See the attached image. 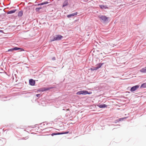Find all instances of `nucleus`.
Masks as SVG:
<instances>
[{
    "label": "nucleus",
    "instance_id": "15",
    "mask_svg": "<svg viewBox=\"0 0 146 146\" xmlns=\"http://www.w3.org/2000/svg\"><path fill=\"white\" fill-rule=\"evenodd\" d=\"M23 15V11H19V12L18 14V16L19 17H21Z\"/></svg>",
    "mask_w": 146,
    "mask_h": 146
},
{
    "label": "nucleus",
    "instance_id": "23",
    "mask_svg": "<svg viewBox=\"0 0 146 146\" xmlns=\"http://www.w3.org/2000/svg\"><path fill=\"white\" fill-rule=\"evenodd\" d=\"M40 95V94H37L36 95V96L37 97H38Z\"/></svg>",
    "mask_w": 146,
    "mask_h": 146
},
{
    "label": "nucleus",
    "instance_id": "10",
    "mask_svg": "<svg viewBox=\"0 0 146 146\" xmlns=\"http://www.w3.org/2000/svg\"><path fill=\"white\" fill-rule=\"evenodd\" d=\"M100 7L102 9H108V7L106 5H100Z\"/></svg>",
    "mask_w": 146,
    "mask_h": 146
},
{
    "label": "nucleus",
    "instance_id": "20",
    "mask_svg": "<svg viewBox=\"0 0 146 146\" xmlns=\"http://www.w3.org/2000/svg\"><path fill=\"white\" fill-rule=\"evenodd\" d=\"M42 9V7H41L36 8V9L35 10L36 12H39V11L40 10V9Z\"/></svg>",
    "mask_w": 146,
    "mask_h": 146
},
{
    "label": "nucleus",
    "instance_id": "16",
    "mask_svg": "<svg viewBox=\"0 0 146 146\" xmlns=\"http://www.w3.org/2000/svg\"><path fill=\"white\" fill-rule=\"evenodd\" d=\"M141 88H146V83H144L142 84L141 87Z\"/></svg>",
    "mask_w": 146,
    "mask_h": 146
},
{
    "label": "nucleus",
    "instance_id": "12",
    "mask_svg": "<svg viewBox=\"0 0 146 146\" xmlns=\"http://www.w3.org/2000/svg\"><path fill=\"white\" fill-rule=\"evenodd\" d=\"M48 3V2H47V1H45V2H43V3H40L38 4H37V5L39 6V5H43L47 4Z\"/></svg>",
    "mask_w": 146,
    "mask_h": 146
},
{
    "label": "nucleus",
    "instance_id": "21",
    "mask_svg": "<svg viewBox=\"0 0 146 146\" xmlns=\"http://www.w3.org/2000/svg\"><path fill=\"white\" fill-rule=\"evenodd\" d=\"M94 54H97V55H98L100 54V53L98 51H94Z\"/></svg>",
    "mask_w": 146,
    "mask_h": 146
},
{
    "label": "nucleus",
    "instance_id": "5",
    "mask_svg": "<svg viewBox=\"0 0 146 146\" xmlns=\"http://www.w3.org/2000/svg\"><path fill=\"white\" fill-rule=\"evenodd\" d=\"M53 87H51L47 88H42L40 89L39 91L41 92H44L51 89L53 88Z\"/></svg>",
    "mask_w": 146,
    "mask_h": 146
},
{
    "label": "nucleus",
    "instance_id": "4",
    "mask_svg": "<svg viewBox=\"0 0 146 146\" xmlns=\"http://www.w3.org/2000/svg\"><path fill=\"white\" fill-rule=\"evenodd\" d=\"M139 88V86L138 85H136L132 87L130 89V91L132 92L134 91Z\"/></svg>",
    "mask_w": 146,
    "mask_h": 146
},
{
    "label": "nucleus",
    "instance_id": "18",
    "mask_svg": "<svg viewBox=\"0 0 146 146\" xmlns=\"http://www.w3.org/2000/svg\"><path fill=\"white\" fill-rule=\"evenodd\" d=\"M63 133H53L51 134V135L52 136H53L54 135H60V134H62Z\"/></svg>",
    "mask_w": 146,
    "mask_h": 146
},
{
    "label": "nucleus",
    "instance_id": "14",
    "mask_svg": "<svg viewBox=\"0 0 146 146\" xmlns=\"http://www.w3.org/2000/svg\"><path fill=\"white\" fill-rule=\"evenodd\" d=\"M16 11V10H14L9 11L7 13L8 14H11L15 13Z\"/></svg>",
    "mask_w": 146,
    "mask_h": 146
},
{
    "label": "nucleus",
    "instance_id": "26",
    "mask_svg": "<svg viewBox=\"0 0 146 146\" xmlns=\"http://www.w3.org/2000/svg\"><path fill=\"white\" fill-rule=\"evenodd\" d=\"M2 31H2V30H0V32H2Z\"/></svg>",
    "mask_w": 146,
    "mask_h": 146
},
{
    "label": "nucleus",
    "instance_id": "19",
    "mask_svg": "<svg viewBox=\"0 0 146 146\" xmlns=\"http://www.w3.org/2000/svg\"><path fill=\"white\" fill-rule=\"evenodd\" d=\"M90 69L91 70L94 71L97 70V69L96 67H92L90 68Z\"/></svg>",
    "mask_w": 146,
    "mask_h": 146
},
{
    "label": "nucleus",
    "instance_id": "17",
    "mask_svg": "<svg viewBox=\"0 0 146 146\" xmlns=\"http://www.w3.org/2000/svg\"><path fill=\"white\" fill-rule=\"evenodd\" d=\"M21 49V48H17V47H15V48H13L10 49V50H11L10 51H11L12 50H18L19 49Z\"/></svg>",
    "mask_w": 146,
    "mask_h": 146
},
{
    "label": "nucleus",
    "instance_id": "11",
    "mask_svg": "<svg viewBox=\"0 0 146 146\" xmlns=\"http://www.w3.org/2000/svg\"><path fill=\"white\" fill-rule=\"evenodd\" d=\"M103 63H99V64H97L96 65V67L97 68V69H99L101 67V66H102V65H103Z\"/></svg>",
    "mask_w": 146,
    "mask_h": 146
},
{
    "label": "nucleus",
    "instance_id": "1",
    "mask_svg": "<svg viewBox=\"0 0 146 146\" xmlns=\"http://www.w3.org/2000/svg\"><path fill=\"white\" fill-rule=\"evenodd\" d=\"M98 17L104 23L106 22L108 20L109 17H107L104 15H101L98 16Z\"/></svg>",
    "mask_w": 146,
    "mask_h": 146
},
{
    "label": "nucleus",
    "instance_id": "3",
    "mask_svg": "<svg viewBox=\"0 0 146 146\" xmlns=\"http://www.w3.org/2000/svg\"><path fill=\"white\" fill-rule=\"evenodd\" d=\"M88 92L87 91L84 90V91H81L79 92H78L76 93V94L77 95H81V94H84V95H86L88 94Z\"/></svg>",
    "mask_w": 146,
    "mask_h": 146
},
{
    "label": "nucleus",
    "instance_id": "7",
    "mask_svg": "<svg viewBox=\"0 0 146 146\" xmlns=\"http://www.w3.org/2000/svg\"><path fill=\"white\" fill-rule=\"evenodd\" d=\"M140 71L141 73H146V66L141 69Z\"/></svg>",
    "mask_w": 146,
    "mask_h": 146
},
{
    "label": "nucleus",
    "instance_id": "22",
    "mask_svg": "<svg viewBox=\"0 0 146 146\" xmlns=\"http://www.w3.org/2000/svg\"><path fill=\"white\" fill-rule=\"evenodd\" d=\"M69 133V131H67V132H64V133H63V134H67V133Z\"/></svg>",
    "mask_w": 146,
    "mask_h": 146
},
{
    "label": "nucleus",
    "instance_id": "6",
    "mask_svg": "<svg viewBox=\"0 0 146 146\" xmlns=\"http://www.w3.org/2000/svg\"><path fill=\"white\" fill-rule=\"evenodd\" d=\"M30 84L32 86H34L35 84V81L32 79H30L29 80Z\"/></svg>",
    "mask_w": 146,
    "mask_h": 146
},
{
    "label": "nucleus",
    "instance_id": "25",
    "mask_svg": "<svg viewBox=\"0 0 146 146\" xmlns=\"http://www.w3.org/2000/svg\"><path fill=\"white\" fill-rule=\"evenodd\" d=\"M56 120H57V119H55L54 121H56Z\"/></svg>",
    "mask_w": 146,
    "mask_h": 146
},
{
    "label": "nucleus",
    "instance_id": "24",
    "mask_svg": "<svg viewBox=\"0 0 146 146\" xmlns=\"http://www.w3.org/2000/svg\"><path fill=\"white\" fill-rule=\"evenodd\" d=\"M92 93V92H88V94H90Z\"/></svg>",
    "mask_w": 146,
    "mask_h": 146
},
{
    "label": "nucleus",
    "instance_id": "8",
    "mask_svg": "<svg viewBox=\"0 0 146 146\" xmlns=\"http://www.w3.org/2000/svg\"><path fill=\"white\" fill-rule=\"evenodd\" d=\"M77 13L76 12L75 13H73L70 14L69 15H67V17L68 18H70L71 17L74 16L75 15H77Z\"/></svg>",
    "mask_w": 146,
    "mask_h": 146
},
{
    "label": "nucleus",
    "instance_id": "9",
    "mask_svg": "<svg viewBox=\"0 0 146 146\" xmlns=\"http://www.w3.org/2000/svg\"><path fill=\"white\" fill-rule=\"evenodd\" d=\"M98 106L100 108H105L107 106L105 104H102L98 105Z\"/></svg>",
    "mask_w": 146,
    "mask_h": 146
},
{
    "label": "nucleus",
    "instance_id": "2",
    "mask_svg": "<svg viewBox=\"0 0 146 146\" xmlns=\"http://www.w3.org/2000/svg\"><path fill=\"white\" fill-rule=\"evenodd\" d=\"M62 36L61 35H56L55 36H54L53 39L51 40V41L60 40L62 38Z\"/></svg>",
    "mask_w": 146,
    "mask_h": 146
},
{
    "label": "nucleus",
    "instance_id": "13",
    "mask_svg": "<svg viewBox=\"0 0 146 146\" xmlns=\"http://www.w3.org/2000/svg\"><path fill=\"white\" fill-rule=\"evenodd\" d=\"M68 5V3L66 1H65L63 3V7H64L65 6Z\"/></svg>",
    "mask_w": 146,
    "mask_h": 146
}]
</instances>
